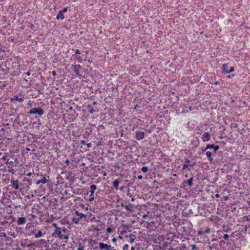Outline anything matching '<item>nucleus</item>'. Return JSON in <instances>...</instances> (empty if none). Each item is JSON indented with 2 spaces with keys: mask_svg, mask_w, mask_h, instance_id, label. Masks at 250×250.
Listing matches in <instances>:
<instances>
[{
  "mask_svg": "<svg viewBox=\"0 0 250 250\" xmlns=\"http://www.w3.org/2000/svg\"><path fill=\"white\" fill-rule=\"evenodd\" d=\"M98 111L97 107L91 106L88 103H85L82 104V106H79V115H81V117L83 122H87L85 119H86L87 117L89 116V114H93L94 112Z\"/></svg>",
  "mask_w": 250,
  "mask_h": 250,
  "instance_id": "1",
  "label": "nucleus"
},
{
  "mask_svg": "<svg viewBox=\"0 0 250 250\" xmlns=\"http://www.w3.org/2000/svg\"><path fill=\"white\" fill-rule=\"evenodd\" d=\"M92 128L89 123L83 122L82 126H79V139L82 136L84 139H87L91 135Z\"/></svg>",
  "mask_w": 250,
  "mask_h": 250,
  "instance_id": "2",
  "label": "nucleus"
},
{
  "mask_svg": "<svg viewBox=\"0 0 250 250\" xmlns=\"http://www.w3.org/2000/svg\"><path fill=\"white\" fill-rule=\"evenodd\" d=\"M52 226L55 228L54 231L52 233V236L55 238L61 239H68V235L66 234V229L65 227H59L56 223H53Z\"/></svg>",
  "mask_w": 250,
  "mask_h": 250,
  "instance_id": "3",
  "label": "nucleus"
},
{
  "mask_svg": "<svg viewBox=\"0 0 250 250\" xmlns=\"http://www.w3.org/2000/svg\"><path fill=\"white\" fill-rule=\"evenodd\" d=\"M82 93V95L79 96V102L80 104H84L85 103H88L89 101L88 94L86 93V89L85 88H82L80 87L79 94Z\"/></svg>",
  "mask_w": 250,
  "mask_h": 250,
  "instance_id": "4",
  "label": "nucleus"
},
{
  "mask_svg": "<svg viewBox=\"0 0 250 250\" xmlns=\"http://www.w3.org/2000/svg\"><path fill=\"white\" fill-rule=\"evenodd\" d=\"M32 184V180L25 177L23 178L22 182L20 183V186L22 189L27 191L29 189L30 186Z\"/></svg>",
  "mask_w": 250,
  "mask_h": 250,
  "instance_id": "5",
  "label": "nucleus"
},
{
  "mask_svg": "<svg viewBox=\"0 0 250 250\" xmlns=\"http://www.w3.org/2000/svg\"><path fill=\"white\" fill-rule=\"evenodd\" d=\"M44 113L43 109L41 107H33L28 112L29 115H38L41 117Z\"/></svg>",
  "mask_w": 250,
  "mask_h": 250,
  "instance_id": "6",
  "label": "nucleus"
},
{
  "mask_svg": "<svg viewBox=\"0 0 250 250\" xmlns=\"http://www.w3.org/2000/svg\"><path fill=\"white\" fill-rule=\"evenodd\" d=\"M88 51H89L87 49L84 48H83V50H79V62L87 61V57H86V54H88Z\"/></svg>",
  "mask_w": 250,
  "mask_h": 250,
  "instance_id": "7",
  "label": "nucleus"
},
{
  "mask_svg": "<svg viewBox=\"0 0 250 250\" xmlns=\"http://www.w3.org/2000/svg\"><path fill=\"white\" fill-rule=\"evenodd\" d=\"M97 189V186L95 185H91L90 187V195L88 198L89 202H92L94 200V193L95 190Z\"/></svg>",
  "mask_w": 250,
  "mask_h": 250,
  "instance_id": "8",
  "label": "nucleus"
},
{
  "mask_svg": "<svg viewBox=\"0 0 250 250\" xmlns=\"http://www.w3.org/2000/svg\"><path fill=\"white\" fill-rule=\"evenodd\" d=\"M79 34H84V35L83 37H80L79 39V41L81 43H83V42L88 40V36L87 35V33L86 30H84L83 31H80V30L79 29Z\"/></svg>",
  "mask_w": 250,
  "mask_h": 250,
  "instance_id": "9",
  "label": "nucleus"
},
{
  "mask_svg": "<svg viewBox=\"0 0 250 250\" xmlns=\"http://www.w3.org/2000/svg\"><path fill=\"white\" fill-rule=\"evenodd\" d=\"M89 190L87 188H79V195H84V198L86 201H88V195Z\"/></svg>",
  "mask_w": 250,
  "mask_h": 250,
  "instance_id": "10",
  "label": "nucleus"
},
{
  "mask_svg": "<svg viewBox=\"0 0 250 250\" xmlns=\"http://www.w3.org/2000/svg\"><path fill=\"white\" fill-rule=\"evenodd\" d=\"M212 148L214 152H216L219 148L218 146H215L214 144H207L206 148L203 149V151H206L208 149Z\"/></svg>",
  "mask_w": 250,
  "mask_h": 250,
  "instance_id": "11",
  "label": "nucleus"
},
{
  "mask_svg": "<svg viewBox=\"0 0 250 250\" xmlns=\"http://www.w3.org/2000/svg\"><path fill=\"white\" fill-rule=\"evenodd\" d=\"M136 66L135 65H132L129 69V73L130 75H134L135 76L139 75L140 74V71L135 70Z\"/></svg>",
  "mask_w": 250,
  "mask_h": 250,
  "instance_id": "12",
  "label": "nucleus"
},
{
  "mask_svg": "<svg viewBox=\"0 0 250 250\" xmlns=\"http://www.w3.org/2000/svg\"><path fill=\"white\" fill-rule=\"evenodd\" d=\"M144 132L141 131H136L135 132V138L138 141H140L144 138Z\"/></svg>",
  "mask_w": 250,
  "mask_h": 250,
  "instance_id": "13",
  "label": "nucleus"
},
{
  "mask_svg": "<svg viewBox=\"0 0 250 250\" xmlns=\"http://www.w3.org/2000/svg\"><path fill=\"white\" fill-rule=\"evenodd\" d=\"M202 140L203 142H207L210 139V134L208 132H205L201 137Z\"/></svg>",
  "mask_w": 250,
  "mask_h": 250,
  "instance_id": "14",
  "label": "nucleus"
},
{
  "mask_svg": "<svg viewBox=\"0 0 250 250\" xmlns=\"http://www.w3.org/2000/svg\"><path fill=\"white\" fill-rule=\"evenodd\" d=\"M20 185V184H19L18 180H14L13 179H11L10 186L12 187L13 188L16 190L18 189L19 188Z\"/></svg>",
  "mask_w": 250,
  "mask_h": 250,
  "instance_id": "15",
  "label": "nucleus"
},
{
  "mask_svg": "<svg viewBox=\"0 0 250 250\" xmlns=\"http://www.w3.org/2000/svg\"><path fill=\"white\" fill-rule=\"evenodd\" d=\"M182 229H183V235H193L191 233V228H186L185 227H182Z\"/></svg>",
  "mask_w": 250,
  "mask_h": 250,
  "instance_id": "16",
  "label": "nucleus"
},
{
  "mask_svg": "<svg viewBox=\"0 0 250 250\" xmlns=\"http://www.w3.org/2000/svg\"><path fill=\"white\" fill-rule=\"evenodd\" d=\"M48 240L44 239H41L38 241L37 244L40 247H46L48 244Z\"/></svg>",
  "mask_w": 250,
  "mask_h": 250,
  "instance_id": "17",
  "label": "nucleus"
},
{
  "mask_svg": "<svg viewBox=\"0 0 250 250\" xmlns=\"http://www.w3.org/2000/svg\"><path fill=\"white\" fill-rule=\"evenodd\" d=\"M99 248L101 250H111V246L107 245L106 244H104L103 242L99 243Z\"/></svg>",
  "mask_w": 250,
  "mask_h": 250,
  "instance_id": "18",
  "label": "nucleus"
},
{
  "mask_svg": "<svg viewBox=\"0 0 250 250\" xmlns=\"http://www.w3.org/2000/svg\"><path fill=\"white\" fill-rule=\"evenodd\" d=\"M37 230L36 229L32 230L31 233L29 234V235L31 234L34 235L35 237L37 238H40L42 236V231L39 230L38 232H36Z\"/></svg>",
  "mask_w": 250,
  "mask_h": 250,
  "instance_id": "19",
  "label": "nucleus"
},
{
  "mask_svg": "<svg viewBox=\"0 0 250 250\" xmlns=\"http://www.w3.org/2000/svg\"><path fill=\"white\" fill-rule=\"evenodd\" d=\"M87 84V83L86 81L82 80L81 81V83H79V88L81 87L82 88H85V89H86V91H87V90L88 91H89L90 88L89 87H88Z\"/></svg>",
  "mask_w": 250,
  "mask_h": 250,
  "instance_id": "20",
  "label": "nucleus"
},
{
  "mask_svg": "<svg viewBox=\"0 0 250 250\" xmlns=\"http://www.w3.org/2000/svg\"><path fill=\"white\" fill-rule=\"evenodd\" d=\"M26 223V219L24 217L18 218L17 223L18 225H22L25 224Z\"/></svg>",
  "mask_w": 250,
  "mask_h": 250,
  "instance_id": "21",
  "label": "nucleus"
},
{
  "mask_svg": "<svg viewBox=\"0 0 250 250\" xmlns=\"http://www.w3.org/2000/svg\"><path fill=\"white\" fill-rule=\"evenodd\" d=\"M199 144V140L197 137L191 142V145L194 148H196L198 146Z\"/></svg>",
  "mask_w": 250,
  "mask_h": 250,
  "instance_id": "22",
  "label": "nucleus"
},
{
  "mask_svg": "<svg viewBox=\"0 0 250 250\" xmlns=\"http://www.w3.org/2000/svg\"><path fill=\"white\" fill-rule=\"evenodd\" d=\"M221 68V70H222V72L224 74H228V72H226L228 71V70L229 69L228 63H225V64H223V65Z\"/></svg>",
  "mask_w": 250,
  "mask_h": 250,
  "instance_id": "23",
  "label": "nucleus"
},
{
  "mask_svg": "<svg viewBox=\"0 0 250 250\" xmlns=\"http://www.w3.org/2000/svg\"><path fill=\"white\" fill-rule=\"evenodd\" d=\"M48 180V179H47L45 177H43L41 180L37 181L36 182V184L37 185H39L41 183L45 184L47 182Z\"/></svg>",
  "mask_w": 250,
  "mask_h": 250,
  "instance_id": "24",
  "label": "nucleus"
},
{
  "mask_svg": "<svg viewBox=\"0 0 250 250\" xmlns=\"http://www.w3.org/2000/svg\"><path fill=\"white\" fill-rule=\"evenodd\" d=\"M68 223L69 224L75 223L76 224H78V218L73 217L68 220Z\"/></svg>",
  "mask_w": 250,
  "mask_h": 250,
  "instance_id": "25",
  "label": "nucleus"
},
{
  "mask_svg": "<svg viewBox=\"0 0 250 250\" xmlns=\"http://www.w3.org/2000/svg\"><path fill=\"white\" fill-rule=\"evenodd\" d=\"M185 163L188 165L189 167H193L195 166L196 162H191L188 159H185Z\"/></svg>",
  "mask_w": 250,
  "mask_h": 250,
  "instance_id": "26",
  "label": "nucleus"
},
{
  "mask_svg": "<svg viewBox=\"0 0 250 250\" xmlns=\"http://www.w3.org/2000/svg\"><path fill=\"white\" fill-rule=\"evenodd\" d=\"M10 100L11 102H13L14 101L16 100L20 102H22L23 101V99L21 98H19L17 95H14L10 99Z\"/></svg>",
  "mask_w": 250,
  "mask_h": 250,
  "instance_id": "27",
  "label": "nucleus"
},
{
  "mask_svg": "<svg viewBox=\"0 0 250 250\" xmlns=\"http://www.w3.org/2000/svg\"><path fill=\"white\" fill-rule=\"evenodd\" d=\"M124 207L127 210L131 212L132 211V208H134V205L132 204H129L128 205H125Z\"/></svg>",
  "mask_w": 250,
  "mask_h": 250,
  "instance_id": "28",
  "label": "nucleus"
},
{
  "mask_svg": "<svg viewBox=\"0 0 250 250\" xmlns=\"http://www.w3.org/2000/svg\"><path fill=\"white\" fill-rule=\"evenodd\" d=\"M193 178L191 177L190 179H188V180L185 181L184 182L186 183L188 187H191L193 185Z\"/></svg>",
  "mask_w": 250,
  "mask_h": 250,
  "instance_id": "29",
  "label": "nucleus"
},
{
  "mask_svg": "<svg viewBox=\"0 0 250 250\" xmlns=\"http://www.w3.org/2000/svg\"><path fill=\"white\" fill-rule=\"evenodd\" d=\"M206 155L207 158H208V160L210 163H212L213 162V159L211 157V152L208 151L206 152Z\"/></svg>",
  "mask_w": 250,
  "mask_h": 250,
  "instance_id": "30",
  "label": "nucleus"
},
{
  "mask_svg": "<svg viewBox=\"0 0 250 250\" xmlns=\"http://www.w3.org/2000/svg\"><path fill=\"white\" fill-rule=\"evenodd\" d=\"M64 16L63 15V13H62L61 11H60L59 12V13H58V14L57 15L56 19L58 20H63V19H64Z\"/></svg>",
  "mask_w": 250,
  "mask_h": 250,
  "instance_id": "31",
  "label": "nucleus"
},
{
  "mask_svg": "<svg viewBox=\"0 0 250 250\" xmlns=\"http://www.w3.org/2000/svg\"><path fill=\"white\" fill-rule=\"evenodd\" d=\"M86 142H88V141H85L84 140H80L79 146H81V149H83L84 147L85 146Z\"/></svg>",
  "mask_w": 250,
  "mask_h": 250,
  "instance_id": "32",
  "label": "nucleus"
},
{
  "mask_svg": "<svg viewBox=\"0 0 250 250\" xmlns=\"http://www.w3.org/2000/svg\"><path fill=\"white\" fill-rule=\"evenodd\" d=\"M91 143H87V142H86V145H85V146L84 147L83 149H80V151H81V152L85 151L87 150H88V148L89 147H91Z\"/></svg>",
  "mask_w": 250,
  "mask_h": 250,
  "instance_id": "33",
  "label": "nucleus"
},
{
  "mask_svg": "<svg viewBox=\"0 0 250 250\" xmlns=\"http://www.w3.org/2000/svg\"><path fill=\"white\" fill-rule=\"evenodd\" d=\"M120 183V181L119 180H115L113 182V187L116 189L117 190L118 189V188H119V184Z\"/></svg>",
  "mask_w": 250,
  "mask_h": 250,
  "instance_id": "34",
  "label": "nucleus"
},
{
  "mask_svg": "<svg viewBox=\"0 0 250 250\" xmlns=\"http://www.w3.org/2000/svg\"><path fill=\"white\" fill-rule=\"evenodd\" d=\"M191 78L192 81H193L194 82H198L200 81L201 77L199 76L198 75H195Z\"/></svg>",
  "mask_w": 250,
  "mask_h": 250,
  "instance_id": "35",
  "label": "nucleus"
},
{
  "mask_svg": "<svg viewBox=\"0 0 250 250\" xmlns=\"http://www.w3.org/2000/svg\"><path fill=\"white\" fill-rule=\"evenodd\" d=\"M117 203L118 204L117 206V207H119L120 205L122 207H124L125 205L123 202V200L121 199H119L117 200Z\"/></svg>",
  "mask_w": 250,
  "mask_h": 250,
  "instance_id": "36",
  "label": "nucleus"
},
{
  "mask_svg": "<svg viewBox=\"0 0 250 250\" xmlns=\"http://www.w3.org/2000/svg\"><path fill=\"white\" fill-rule=\"evenodd\" d=\"M129 237H130V239L128 240V242L130 243H133L135 241V239L136 238V236L135 235L132 234H129Z\"/></svg>",
  "mask_w": 250,
  "mask_h": 250,
  "instance_id": "37",
  "label": "nucleus"
},
{
  "mask_svg": "<svg viewBox=\"0 0 250 250\" xmlns=\"http://www.w3.org/2000/svg\"><path fill=\"white\" fill-rule=\"evenodd\" d=\"M71 69L75 71L77 75H78V66L77 65H73Z\"/></svg>",
  "mask_w": 250,
  "mask_h": 250,
  "instance_id": "38",
  "label": "nucleus"
},
{
  "mask_svg": "<svg viewBox=\"0 0 250 250\" xmlns=\"http://www.w3.org/2000/svg\"><path fill=\"white\" fill-rule=\"evenodd\" d=\"M102 145H104V142L103 141V139L101 138L100 139V140L98 141L97 143H96V146H102Z\"/></svg>",
  "mask_w": 250,
  "mask_h": 250,
  "instance_id": "39",
  "label": "nucleus"
},
{
  "mask_svg": "<svg viewBox=\"0 0 250 250\" xmlns=\"http://www.w3.org/2000/svg\"><path fill=\"white\" fill-rule=\"evenodd\" d=\"M148 170V168L147 167L144 166L142 167L141 170L143 171V173H146Z\"/></svg>",
  "mask_w": 250,
  "mask_h": 250,
  "instance_id": "40",
  "label": "nucleus"
},
{
  "mask_svg": "<svg viewBox=\"0 0 250 250\" xmlns=\"http://www.w3.org/2000/svg\"><path fill=\"white\" fill-rule=\"evenodd\" d=\"M1 159L3 161V162L5 163V162H8L9 159L7 156L6 155H3L1 158Z\"/></svg>",
  "mask_w": 250,
  "mask_h": 250,
  "instance_id": "41",
  "label": "nucleus"
},
{
  "mask_svg": "<svg viewBox=\"0 0 250 250\" xmlns=\"http://www.w3.org/2000/svg\"><path fill=\"white\" fill-rule=\"evenodd\" d=\"M186 169H188V170H190V168H189V167L188 166V165L187 164H186L185 163L183 165V166H182V170H184Z\"/></svg>",
  "mask_w": 250,
  "mask_h": 250,
  "instance_id": "42",
  "label": "nucleus"
},
{
  "mask_svg": "<svg viewBox=\"0 0 250 250\" xmlns=\"http://www.w3.org/2000/svg\"><path fill=\"white\" fill-rule=\"evenodd\" d=\"M96 103H97L96 102H92L89 99V101H88V104H90L91 105V106L97 107L96 106H95Z\"/></svg>",
  "mask_w": 250,
  "mask_h": 250,
  "instance_id": "43",
  "label": "nucleus"
},
{
  "mask_svg": "<svg viewBox=\"0 0 250 250\" xmlns=\"http://www.w3.org/2000/svg\"><path fill=\"white\" fill-rule=\"evenodd\" d=\"M242 221L243 222H245V221L249 222L250 221V218H249V217L248 216H244L242 218Z\"/></svg>",
  "mask_w": 250,
  "mask_h": 250,
  "instance_id": "44",
  "label": "nucleus"
},
{
  "mask_svg": "<svg viewBox=\"0 0 250 250\" xmlns=\"http://www.w3.org/2000/svg\"><path fill=\"white\" fill-rule=\"evenodd\" d=\"M221 237H223L225 240H228L229 238V235L228 234H224L223 235H220Z\"/></svg>",
  "mask_w": 250,
  "mask_h": 250,
  "instance_id": "45",
  "label": "nucleus"
},
{
  "mask_svg": "<svg viewBox=\"0 0 250 250\" xmlns=\"http://www.w3.org/2000/svg\"><path fill=\"white\" fill-rule=\"evenodd\" d=\"M79 220L81 219H82L83 218H85L86 217V215L85 214H83V213H79Z\"/></svg>",
  "mask_w": 250,
  "mask_h": 250,
  "instance_id": "46",
  "label": "nucleus"
},
{
  "mask_svg": "<svg viewBox=\"0 0 250 250\" xmlns=\"http://www.w3.org/2000/svg\"><path fill=\"white\" fill-rule=\"evenodd\" d=\"M7 168H8V172L12 173V174H14L15 170L14 169L12 168L10 166L7 167Z\"/></svg>",
  "mask_w": 250,
  "mask_h": 250,
  "instance_id": "47",
  "label": "nucleus"
},
{
  "mask_svg": "<svg viewBox=\"0 0 250 250\" xmlns=\"http://www.w3.org/2000/svg\"><path fill=\"white\" fill-rule=\"evenodd\" d=\"M197 234L199 236H202L204 235L203 229H200L197 231Z\"/></svg>",
  "mask_w": 250,
  "mask_h": 250,
  "instance_id": "48",
  "label": "nucleus"
},
{
  "mask_svg": "<svg viewBox=\"0 0 250 250\" xmlns=\"http://www.w3.org/2000/svg\"><path fill=\"white\" fill-rule=\"evenodd\" d=\"M210 228H209L208 227H207L205 230H203V232H204V234L205 233H209L210 232Z\"/></svg>",
  "mask_w": 250,
  "mask_h": 250,
  "instance_id": "49",
  "label": "nucleus"
},
{
  "mask_svg": "<svg viewBox=\"0 0 250 250\" xmlns=\"http://www.w3.org/2000/svg\"><path fill=\"white\" fill-rule=\"evenodd\" d=\"M234 67H233V66H231V67L229 68V69L228 71H227V72H228V74H230V73H231V72H233V71H234Z\"/></svg>",
  "mask_w": 250,
  "mask_h": 250,
  "instance_id": "50",
  "label": "nucleus"
},
{
  "mask_svg": "<svg viewBox=\"0 0 250 250\" xmlns=\"http://www.w3.org/2000/svg\"><path fill=\"white\" fill-rule=\"evenodd\" d=\"M220 245L221 246H224L225 245H227L228 244V243H226L225 241L223 240H221L220 241Z\"/></svg>",
  "mask_w": 250,
  "mask_h": 250,
  "instance_id": "51",
  "label": "nucleus"
},
{
  "mask_svg": "<svg viewBox=\"0 0 250 250\" xmlns=\"http://www.w3.org/2000/svg\"><path fill=\"white\" fill-rule=\"evenodd\" d=\"M58 245L56 243H54L52 245V248L53 249H58Z\"/></svg>",
  "mask_w": 250,
  "mask_h": 250,
  "instance_id": "52",
  "label": "nucleus"
},
{
  "mask_svg": "<svg viewBox=\"0 0 250 250\" xmlns=\"http://www.w3.org/2000/svg\"><path fill=\"white\" fill-rule=\"evenodd\" d=\"M106 231L108 233H111L112 232V228L110 227H108L106 229Z\"/></svg>",
  "mask_w": 250,
  "mask_h": 250,
  "instance_id": "53",
  "label": "nucleus"
},
{
  "mask_svg": "<svg viewBox=\"0 0 250 250\" xmlns=\"http://www.w3.org/2000/svg\"><path fill=\"white\" fill-rule=\"evenodd\" d=\"M68 7H66L65 8H64L62 10H61V11L62 12V13H64V12H66L68 10Z\"/></svg>",
  "mask_w": 250,
  "mask_h": 250,
  "instance_id": "54",
  "label": "nucleus"
},
{
  "mask_svg": "<svg viewBox=\"0 0 250 250\" xmlns=\"http://www.w3.org/2000/svg\"><path fill=\"white\" fill-rule=\"evenodd\" d=\"M128 248V244H125L123 247V250H127Z\"/></svg>",
  "mask_w": 250,
  "mask_h": 250,
  "instance_id": "55",
  "label": "nucleus"
},
{
  "mask_svg": "<svg viewBox=\"0 0 250 250\" xmlns=\"http://www.w3.org/2000/svg\"><path fill=\"white\" fill-rule=\"evenodd\" d=\"M5 164L7 165H12L13 164V162L12 161H9V160H8V162H5Z\"/></svg>",
  "mask_w": 250,
  "mask_h": 250,
  "instance_id": "56",
  "label": "nucleus"
},
{
  "mask_svg": "<svg viewBox=\"0 0 250 250\" xmlns=\"http://www.w3.org/2000/svg\"><path fill=\"white\" fill-rule=\"evenodd\" d=\"M234 74H231V75H228L227 76V78H229V79H230V78H233V77H234Z\"/></svg>",
  "mask_w": 250,
  "mask_h": 250,
  "instance_id": "57",
  "label": "nucleus"
},
{
  "mask_svg": "<svg viewBox=\"0 0 250 250\" xmlns=\"http://www.w3.org/2000/svg\"><path fill=\"white\" fill-rule=\"evenodd\" d=\"M29 27L32 29L33 30L35 28V25L33 24H30Z\"/></svg>",
  "mask_w": 250,
  "mask_h": 250,
  "instance_id": "58",
  "label": "nucleus"
},
{
  "mask_svg": "<svg viewBox=\"0 0 250 250\" xmlns=\"http://www.w3.org/2000/svg\"><path fill=\"white\" fill-rule=\"evenodd\" d=\"M114 167L117 168L118 169H120L121 167L119 164L118 165H115Z\"/></svg>",
  "mask_w": 250,
  "mask_h": 250,
  "instance_id": "59",
  "label": "nucleus"
},
{
  "mask_svg": "<svg viewBox=\"0 0 250 250\" xmlns=\"http://www.w3.org/2000/svg\"><path fill=\"white\" fill-rule=\"evenodd\" d=\"M83 247L82 246L81 244H79V250H83Z\"/></svg>",
  "mask_w": 250,
  "mask_h": 250,
  "instance_id": "60",
  "label": "nucleus"
},
{
  "mask_svg": "<svg viewBox=\"0 0 250 250\" xmlns=\"http://www.w3.org/2000/svg\"><path fill=\"white\" fill-rule=\"evenodd\" d=\"M28 105L30 106V107L32 105V102L31 100H29Z\"/></svg>",
  "mask_w": 250,
  "mask_h": 250,
  "instance_id": "61",
  "label": "nucleus"
},
{
  "mask_svg": "<svg viewBox=\"0 0 250 250\" xmlns=\"http://www.w3.org/2000/svg\"><path fill=\"white\" fill-rule=\"evenodd\" d=\"M112 241L113 242L115 243L117 241V239L116 238L114 237L113 238H112Z\"/></svg>",
  "mask_w": 250,
  "mask_h": 250,
  "instance_id": "62",
  "label": "nucleus"
},
{
  "mask_svg": "<svg viewBox=\"0 0 250 250\" xmlns=\"http://www.w3.org/2000/svg\"><path fill=\"white\" fill-rule=\"evenodd\" d=\"M32 175V173L31 172H29L26 174V176L30 177Z\"/></svg>",
  "mask_w": 250,
  "mask_h": 250,
  "instance_id": "63",
  "label": "nucleus"
},
{
  "mask_svg": "<svg viewBox=\"0 0 250 250\" xmlns=\"http://www.w3.org/2000/svg\"><path fill=\"white\" fill-rule=\"evenodd\" d=\"M207 249H208V250H212V247L211 246H208L207 247Z\"/></svg>",
  "mask_w": 250,
  "mask_h": 250,
  "instance_id": "64",
  "label": "nucleus"
}]
</instances>
